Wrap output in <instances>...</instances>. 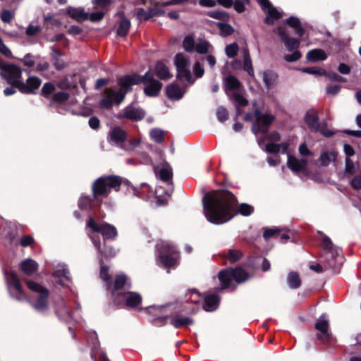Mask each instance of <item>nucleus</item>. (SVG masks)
<instances>
[{"instance_id":"obj_1","label":"nucleus","mask_w":361,"mask_h":361,"mask_svg":"<svg viewBox=\"0 0 361 361\" xmlns=\"http://www.w3.org/2000/svg\"><path fill=\"white\" fill-rule=\"evenodd\" d=\"M203 212L207 221L214 224H222L231 220L238 213L250 215L254 209L247 204H241L235 210L236 199L229 191H213L202 200Z\"/></svg>"},{"instance_id":"obj_2","label":"nucleus","mask_w":361,"mask_h":361,"mask_svg":"<svg viewBox=\"0 0 361 361\" xmlns=\"http://www.w3.org/2000/svg\"><path fill=\"white\" fill-rule=\"evenodd\" d=\"M140 82H141V78L138 75L121 78L118 82L121 90L115 91L111 89H106L105 97L100 101V106L104 108H109L114 104H120L123 100L128 88L131 85Z\"/></svg>"},{"instance_id":"obj_3","label":"nucleus","mask_w":361,"mask_h":361,"mask_svg":"<svg viewBox=\"0 0 361 361\" xmlns=\"http://www.w3.org/2000/svg\"><path fill=\"white\" fill-rule=\"evenodd\" d=\"M121 184V178L116 176H104L97 179L92 185L94 199L99 200V197H106L112 190L118 191Z\"/></svg>"},{"instance_id":"obj_4","label":"nucleus","mask_w":361,"mask_h":361,"mask_svg":"<svg viewBox=\"0 0 361 361\" xmlns=\"http://www.w3.org/2000/svg\"><path fill=\"white\" fill-rule=\"evenodd\" d=\"M126 133L120 127L113 128L108 135V141L111 145H116L126 150H133L140 145V141L133 140L126 145Z\"/></svg>"},{"instance_id":"obj_5","label":"nucleus","mask_w":361,"mask_h":361,"mask_svg":"<svg viewBox=\"0 0 361 361\" xmlns=\"http://www.w3.org/2000/svg\"><path fill=\"white\" fill-rule=\"evenodd\" d=\"M248 277V274L240 267L226 269L219 274V279L221 283L222 288L230 286L233 281L239 283L246 281Z\"/></svg>"},{"instance_id":"obj_6","label":"nucleus","mask_w":361,"mask_h":361,"mask_svg":"<svg viewBox=\"0 0 361 361\" xmlns=\"http://www.w3.org/2000/svg\"><path fill=\"white\" fill-rule=\"evenodd\" d=\"M27 285L30 290L32 292V298H36V301L33 302V307L39 312L44 311L47 307V298L49 291L39 284L27 281Z\"/></svg>"},{"instance_id":"obj_7","label":"nucleus","mask_w":361,"mask_h":361,"mask_svg":"<svg viewBox=\"0 0 361 361\" xmlns=\"http://www.w3.org/2000/svg\"><path fill=\"white\" fill-rule=\"evenodd\" d=\"M159 250V262L164 267L170 268L176 265L178 255L173 246L163 242L157 245Z\"/></svg>"},{"instance_id":"obj_8","label":"nucleus","mask_w":361,"mask_h":361,"mask_svg":"<svg viewBox=\"0 0 361 361\" xmlns=\"http://www.w3.org/2000/svg\"><path fill=\"white\" fill-rule=\"evenodd\" d=\"M305 121L311 130L319 132L325 137H331L334 134L332 130L327 129L326 123L319 122L317 111L314 109H310L306 112Z\"/></svg>"},{"instance_id":"obj_9","label":"nucleus","mask_w":361,"mask_h":361,"mask_svg":"<svg viewBox=\"0 0 361 361\" xmlns=\"http://www.w3.org/2000/svg\"><path fill=\"white\" fill-rule=\"evenodd\" d=\"M324 249L325 250V257L326 259L330 260L329 262V267L334 269L337 264L343 263V256L341 254V250L334 247L331 240L324 237L322 241Z\"/></svg>"},{"instance_id":"obj_10","label":"nucleus","mask_w":361,"mask_h":361,"mask_svg":"<svg viewBox=\"0 0 361 361\" xmlns=\"http://www.w3.org/2000/svg\"><path fill=\"white\" fill-rule=\"evenodd\" d=\"M160 179L167 185V190L162 191L163 186L159 185L156 188L155 194L157 197L162 196L163 194L170 196L173 192V185L171 183L172 169L169 165L163 166L158 171L155 169Z\"/></svg>"},{"instance_id":"obj_11","label":"nucleus","mask_w":361,"mask_h":361,"mask_svg":"<svg viewBox=\"0 0 361 361\" xmlns=\"http://www.w3.org/2000/svg\"><path fill=\"white\" fill-rule=\"evenodd\" d=\"M175 65L177 70V76L179 80L190 83L194 82L190 70V62L183 54H178L176 56Z\"/></svg>"},{"instance_id":"obj_12","label":"nucleus","mask_w":361,"mask_h":361,"mask_svg":"<svg viewBox=\"0 0 361 361\" xmlns=\"http://www.w3.org/2000/svg\"><path fill=\"white\" fill-rule=\"evenodd\" d=\"M7 286L11 295L18 300H23L27 298L23 293L19 279L15 272H6L5 274Z\"/></svg>"},{"instance_id":"obj_13","label":"nucleus","mask_w":361,"mask_h":361,"mask_svg":"<svg viewBox=\"0 0 361 361\" xmlns=\"http://www.w3.org/2000/svg\"><path fill=\"white\" fill-rule=\"evenodd\" d=\"M7 286L11 295L18 300H23L27 298L23 293L19 279L15 272H6L5 274Z\"/></svg>"},{"instance_id":"obj_14","label":"nucleus","mask_w":361,"mask_h":361,"mask_svg":"<svg viewBox=\"0 0 361 361\" xmlns=\"http://www.w3.org/2000/svg\"><path fill=\"white\" fill-rule=\"evenodd\" d=\"M87 226L92 231L100 233L104 240L114 239L117 235L116 228L114 226L105 222L97 224L92 217L89 219Z\"/></svg>"},{"instance_id":"obj_15","label":"nucleus","mask_w":361,"mask_h":361,"mask_svg":"<svg viewBox=\"0 0 361 361\" xmlns=\"http://www.w3.org/2000/svg\"><path fill=\"white\" fill-rule=\"evenodd\" d=\"M255 122L252 126V131L254 134L267 132L269 126L274 121L275 117L270 114H264L260 111L255 112Z\"/></svg>"},{"instance_id":"obj_16","label":"nucleus","mask_w":361,"mask_h":361,"mask_svg":"<svg viewBox=\"0 0 361 361\" xmlns=\"http://www.w3.org/2000/svg\"><path fill=\"white\" fill-rule=\"evenodd\" d=\"M0 68L4 71L1 75L7 80L8 83L18 89L19 84L22 82L20 81L21 70L16 66L4 64L1 61Z\"/></svg>"},{"instance_id":"obj_17","label":"nucleus","mask_w":361,"mask_h":361,"mask_svg":"<svg viewBox=\"0 0 361 361\" xmlns=\"http://www.w3.org/2000/svg\"><path fill=\"white\" fill-rule=\"evenodd\" d=\"M140 78L141 82L145 85L144 92L147 96L154 97L159 93L162 84L153 78V75L150 71H148Z\"/></svg>"},{"instance_id":"obj_18","label":"nucleus","mask_w":361,"mask_h":361,"mask_svg":"<svg viewBox=\"0 0 361 361\" xmlns=\"http://www.w3.org/2000/svg\"><path fill=\"white\" fill-rule=\"evenodd\" d=\"M263 11L266 13L267 16L265 22L267 24H274L276 20L281 18L283 15L277 9L273 7L269 0H258Z\"/></svg>"},{"instance_id":"obj_19","label":"nucleus","mask_w":361,"mask_h":361,"mask_svg":"<svg viewBox=\"0 0 361 361\" xmlns=\"http://www.w3.org/2000/svg\"><path fill=\"white\" fill-rule=\"evenodd\" d=\"M91 338L92 353L91 357L94 361H109L104 352L99 350V343L94 331L90 332L88 338Z\"/></svg>"},{"instance_id":"obj_20","label":"nucleus","mask_w":361,"mask_h":361,"mask_svg":"<svg viewBox=\"0 0 361 361\" xmlns=\"http://www.w3.org/2000/svg\"><path fill=\"white\" fill-rule=\"evenodd\" d=\"M42 81L37 77H30L26 82L19 84V91L24 94H34L38 90Z\"/></svg>"},{"instance_id":"obj_21","label":"nucleus","mask_w":361,"mask_h":361,"mask_svg":"<svg viewBox=\"0 0 361 361\" xmlns=\"http://www.w3.org/2000/svg\"><path fill=\"white\" fill-rule=\"evenodd\" d=\"M265 137H261L258 140V144L259 147L264 149L267 152L276 153L281 152L286 153L288 149V145L286 143H281L280 145L272 142L266 143Z\"/></svg>"},{"instance_id":"obj_22","label":"nucleus","mask_w":361,"mask_h":361,"mask_svg":"<svg viewBox=\"0 0 361 361\" xmlns=\"http://www.w3.org/2000/svg\"><path fill=\"white\" fill-rule=\"evenodd\" d=\"M53 276L56 279V282L59 284L63 286H68L70 279L68 271L66 269L65 265L58 264L54 270Z\"/></svg>"},{"instance_id":"obj_23","label":"nucleus","mask_w":361,"mask_h":361,"mask_svg":"<svg viewBox=\"0 0 361 361\" xmlns=\"http://www.w3.org/2000/svg\"><path fill=\"white\" fill-rule=\"evenodd\" d=\"M287 164L288 168L295 173L306 171L307 161L305 159H298L293 156H288Z\"/></svg>"},{"instance_id":"obj_24","label":"nucleus","mask_w":361,"mask_h":361,"mask_svg":"<svg viewBox=\"0 0 361 361\" xmlns=\"http://www.w3.org/2000/svg\"><path fill=\"white\" fill-rule=\"evenodd\" d=\"M122 300H124L127 307L133 308L140 305L142 302L141 295L135 292H127L121 295Z\"/></svg>"},{"instance_id":"obj_25","label":"nucleus","mask_w":361,"mask_h":361,"mask_svg":"<svg viewBox=\"0 0 361 361\" xmlns=\"http://www.w3.org/2000/svg\"><path fill=\"white\" fill-rule=\"evenodd\" d=\"M164 11L156 7L145 11L143 8H139L135 10V15L138 20H147L155 16H161Z\"/></svg>"},{"instance_id":"obj_26","label":"nucleus","mask_w":361,"mask_h":361,"mask_svg":"<svg viewBox=\"0 0 361 361\" xmlns=\"http://www.w3.org/2000/svg\"><path fill=\"white\" fill-rule=\"evenodd\" d=\"M315 329L321 333V335H318L320 339L329 336V320L326 314H323L320 316L315 324Z\"/></svg>"},{"instance_id":"obj_27","label":"nucleus","mask_w":361,"mask_h":361,"mask_svg":"<svg viewBox=\"0 0 361 361\" xmlns=\"http://www.w3.org/2000/svg\"><path fill=\"white\" fill-rule=\"evenodd\" d=\"M225 92L229 94V92H235L240 90L242 85L239 80L233 75H228L224 80Z\"/></svg>"},{"instance_id":"obj_28","label":"nucleus","mask_w":361,"mask_h":361,"mask_svg":"<svg viewBox=\"0 0 361 361\" xmlns=\"http://www.w3.org/2000/svg\"><path fill=\"white\" fill-rule=\"evenodd\" d=\"M123 117L130 120H141L145 117V112L132 106H127L123 113Z\"/></svg>"},{"instance_id":"obj_29","label":"nucleus","mask_w":361,"mask_h":361,"mask_svg":"<svg viewBox=\"0 0 361 361\" xmlns=\"http://www.w3.org/2000/svg\"><path fill=\"white\" fill-rule=\"evenodd\" d=\"M170 322L175 328L180 329L192 324L193 320L189 317H183L176 314L171 315Z\"/></svg>"},{"instance_id":"obj_30","label":"nucleus","mask_w":361,"mask_h":361,"mask_svg":"<svg viewBox=\"0 0 361 361\" xmlns=\"http://www.w3.org/2000/svg\"><path fill=\"white\" fill-rule=\"evenodd\" d=\"M167 96L173 100L181 99L184 94V90L180 88L177 85L171 84L166 87Z\"/></svg>"},{"instance_id":"obj_31","label":"nucleus","mask_w":361,"mask_h":361,"mask_svg":"<svg viewBox=\"0 0 361 361\" xmlns=\"http://www.w3.org/2000/svg\"><path fill=\"white\" fill-rule=\"evenodd\" d=\"M263 81L268 89L272 88L277 83L278 76L271 71H267L262 73Z\"/></svg>"},{"instance_id":"obj_32","label":"nucleus","mask_w":361,"mask_h":361,"mask_svg":"<svg viewBox=\"0 0 361 361\" xmlns=\"http://www.w3.org/2000/svg\"><path fill=\"white\" fill-rule=\"evenodd\" d=\"M327 58L326 54L321 49L310 50L307 54V59L310 61H324Z\"/></svg>"},{"instance_id":"obj_33","label":"nucleus","mask_w":361,"mask_h":361,"mask_svg":"<svg viewBox=\"0 0 361 361\" xmlns=\"http://www.w3.org/2000/svg\"><path fill=\"white\" fill-rule=\"evenodd\" d=\"M68 13L71 18L75 19L78 21H84L89 18L88 13L80 8H70L68 10Z\"/></svg>"},{"instance_id":"obj_34","label":"nucleus","mask_w":361,"mask_h":361,"mask_svg":"<svg viewBox=\"0 0 361 361\" xmlns=\"http://www.w3.org/2000/svg\"><path fill=\"white\" fill-rule=\"evenodd\" d=\"M219 298L216 295H209L204 299V309L207 312L215 310L219 305Z\"/></svg>"},{"instance_id":"obj_35","label":"nucleus","mask_w":361,"mask_h":361,"mask_svg":"<svg viewBox=\"0 0 361 361\" xmlns=\"http://www.w3.org/2000/svg\"><path fill=\"white\" fill-rule=\"evenodd\" d=\"M20 268L24 274L31 275L37 270V263L31 259H27L22 262Z\"/></svg>"},{"instance_id":"obj_36","label":"nucleus","mask_w":361,"mask_h":361,"mask_svg":"<svg viewBox=\"0 0 361 361\" xmlns=\"http://www.w3.org/2000/svg\"><path fill=\"white\" fill-rule=\"evenodd\" d=\"M337 157V153L334 151H326L322 153L319 157V161L322 166H329L331 162H334Z\"/></svg>"},{"instance_id":"obj_37","label":"nucleus","mask_w":361,"mask_h":361,"mask_svg":"<svg viewBox=\"0 0 361 361\" xmlns=\"http://www.w3.org/2000/svg\"><path fill=\"white\" fill-rule=\"evenodd\" d=\"M148 311L151 314H154L157 317V319H155V323L159 324V322L163 323L167 318L166 315H164L163 312L164 311V307L162 306H150L148 307Z\"/></svg>"},{"instance_id":"obj_38","label":"nucleus","mask_w":361,"mask_h":361,"mask_svg":"<svg viewBox=\"0 0 361 361\" xmlns=\"http://www.w3.org/2000/svg\"><path fill=\"white\" fill-rule=\"evenodd\" d=\"M243 68L250 76L254 75L252 60L247 48L243 49Z\"/></svg>"},{"instance_id":"obj_39","label":"nucleus","mask_w":361,"mask_h":361,"mask_svg":"<svg viewBox=\"0 0 361 361\" xmlns=\"http://www.w3.org/2000/svg\"><path fill=\"white\" fill-rule=\"evenodd\" d=\"M155 69L157 77L161 80H167L172 77L169 68L162 62L157 63Z\"/></svg>"},{"instance_id":"obj_40","label":"nucleus","mask_w":361,"mask_h":361,"mask_svg":"<svg viewBox=\"0 0 361 361\" xmlns=\"http://www.w3.org/2000/svg\"><path fill=\"white\" fill-rule=\"evenodd\" d=\"M89 235H90V238L92 239V243H94V246L98 249V250L100 253L103 254V255L104 256L105 258L112 257L116 255L117 250L113 247H108L103 252V251L101 250L100 242L97 241L94 239V237L93 235L90 234Z\"/></svg>"},{"instance_id":"obj_41","label":"nucleus","mask_w":361,"mask_h":361,"mask_svg":"<svg viewBox=\"0 0 361 361\" xmlns=\"http://www.w3.org/2000/svg\"><path fill=\"white\" fill-rule=\"evenodd\" d=\"M286 23L295 29L296 34L299 37L304 35V29L302 27L300 20L294 16L290 17L286 20Z\"/></svg>"},{"instance_id":"obj_42","label":"nucleus","mask_w":361,"mask_h":361,"mask_svg":"<svg viewBox=\"0 0 361 361\" xmlns=\"http://www.w3.org/2000/svg\"><path fill=\"white\" fill-rule=\"evenodd\" d=\"M287 282L289 288L296 289L300 286L301 281L296 272H290L288 275Z\"/></svg>"},{"instance_id":"obj_43","label":"nucleus","mask_w":361,"mask_h":361,"mask_svg":"<svg viewBox=\"0 0 361 361\" xmlns=\"http://www.w3.org/2000/svg\"><path fill=\"white\" fill-rule=\"evenodd\" d=\"M153 192L151 188L146 183H143L140 190L134 189V194L142 199H148Z\"/></svg>"},{"instance_id":"obj_44","label":"nucleus","mask_w":361,"mask_h":361,"mask_svg":"<svg viewBox=\"0 0 361 361\" xmlns=\"http://www.w3.org/2000/svg\"><path fill=\"white\" fill-rule=\"evenodd\" d=\"M195 49V51L200 54L212 53L213 51V47L207 41L198 42Z\"/></svg>"},{"instance_id":"obj_45","label":"nucleus","mask_w":361,"mask_h":361,"mask_svg":"<svg viewBox=\"0 0 361 361\" xmlns=\"http://www.w3.org/2000/svg\"><path fill=\"white\" fill-rule=\"evenodd\" d=\"M130 27V22L126 18L122 19L118 25V27L117 29V35L121 37H124L128 32V30Z\"/></svg>"},{"instance_id":"obj_46","label":"nucleus","mask_w":361,"mask_h":361,"mask_svg":"<svg viewBox=\"0 0 361 361\" xmlns=\"http://www.w3.org/2000/svg\"><path fill=\"white\" fill-rule=\"evenodd\" d=\"M283 42L287 50L290 51L298 50V48L300 46V41L293 37L286 38V40L283 41Z\"/></svg>"},{"instance_id":"obj_47","label":"nucleus","mask_w":361,"mask_h":361,"mask_svg":"<svg viewBox=\"0 0 361 361\" xmlns=\"http://www.w3.org/2000/svg\"><path fill=\"white\" fill-rule=\"evenodd\" d=\"M127 283V277L124 274L118 275L115 279L114 284V291L119 290L125 286ZM115 295V292L113 293Z\"/></svg>"},{"instance_id":"obj_48","label":"nucleus","mask_w":361,"mask_h":361,"mask_svg":"<svg viewBox=\"0 0 361 361\" xmlns=\"http://www.w3.org/2000/svg\"><path fill=\"white\" fill-rule=\"evenodd\" d=\"M151 138L155 142L160 143L164 139V133L162 130L154 128L152 129L149 132Z\"/></svg>"},{"instance_id":"obj_49","label":"nucleus","mask_w":361,"mask_h":361,"mask_svg":"<svg viewBox=\"0 0 361 361\" xmlns=\"http://www.w3.org/2000/svg\"><path fill=\"white\" fill-rule=\"evenodd\" d=\"M233 98L236 102L237 114H240L238 106H245L247 105V100L240 93L235 92L233 94Z\"/></svg>"},{"instance_id":"obj_50","label":"nucleus","mask_w":361,"mask_h":361,"mask_svg":"<svg viewBox=\"0 0 361 361\" xmlns=\"http://www.w3.org/2000/svg\"><path fill=\"white\" fill-rule=\"evenodd\" d=\"M183 46L187 51H192L195 48L194 37L192 35L185 37L183 42Z\"/></svg>"},{"instance_id":"obj_51","label":"nucleus","mask_w":361,"mask_h":361,"mask_svg":"<svg viewBox=\"0 0 361 361\" xmlns=\"http://www.w3.org/2000/svg\"><path fill=\"white\" fill-rule=\"evenodd\" d=\"M239 47L237 43L234 42L227 45L225 48V52L228 58H233L236 56Z\"/></svg>"},{"instance_id":"obj_52","label":"nucleus","mask_w":361,"mask_h":361,"mask_svg":"<svg viewBox=\"0 0 361 361\" xmlns=\"http://www.w3.org/2000/svg\"><path fill=\"white\" fill-rule=\"evenodd\" d=\"M242 252L239 250L231 249L226 254V257L231 262H235L242 257Z\"/></svg>"},{"instance_id":"obj_53","label":"nucleus","mask_w":361,"mask_h":361,"mask_svg":"<svg viewBox=\"0 0 361 361\" xmlns=\"http://www.w3.org/2000/svg\"><path fill=\"white\" fill-rule=\"evenodd\" d=\"M92 200L88 196H82L78 202L79 207L81 209H88L90 207Z\"/></svg>"},{"instance_id":"obj_54","label":"nucleus","mask_w":361,"mask_h":361,"mask_svg":"<svg viewBox=\"0 0 361 361\" xmlns=\"http://www.w3.org/2000/svg\"><path fill=\"white\" fill-rule=\"evenodd\" d=\"M217 26L221 34L225 36L229 35L233 32V28L228 24L219 23Z\"/></svg>"},{"instance_id":"obj_55","label":"nucleus","mask_w":361,"mask_h":361,"mask_svg":"<svg viewBox=\"0 0 361 361\" xmlns=\"http://www.w3.org/2000/svg\"><path fill=\"white\" fill-rule=\"evenodd\" d=\"M291 54H285L283 58L287 62H294L299 60L302 55L298 50L292 51Z\"/></svg>"},{"instance_id":"obj_56","label":"nucleus","mask_w":361,"mask_h":361,"mask_svg":"<svg viewBox=\"0 0 361 361\" xmlns=\"http://www.w3.org/2000/svg\"><path fill=\"white\" fill-rule=\"evenodd\" d=\"M100 263H101L100 277L102 279H103L104 281H106V283L109 286L110 285V276L108 274V267L102 265V259H100Z\"/></svg>"},{"instance_id":"obj_57","label":"nucleus","mask_w":361,"mask_h":361,"mask_svg":"<svg viewBox=\"0 0 361 361\" xmlns=\"http://www.w3.org/2000/svg\"><path fill=\"white\" fill-rule=\"evenodd\" d=\"M249 0H236L233 2V6L235 10L238 13H242L245 10L244 4H248Z\"/></svg>"},{"instance_id":"obj_58","label":"nucleus","mask_w":361,"mask_h":361,"mask_svg":"<svg viewBox=\"0 0 361 361\" xmlns=\"http://www.w3.org/2000/svg\"><path fill=\"white\" fill-rule=\"evenodd\" d=\"M301 71L303 73L312 74V75H320L324 74V71L321 68H302Z\"/></svg>"},{"instance_id":"obj_59","label":"nucleus","mask_w":361,"mask_h":361,"mask_svg":"<svg viewBox=\"0 0 361 361\" xmlns=\"http://www.w3.org/2000/svg\"><path fill=\"white\" fill-rule=\"evenodd\" d=\"M279 232V229L276 228L267 229L264 231L263 236L267 240L274 236L276 238V235H278Z\"/></svg>"},{"instance_id":"obj_60","label":"nucleus","mask_w":361,"mask_h":361,"mask_svg":"<svg viewBox=\"0 0 361 361\" xmlns=\"http://www.w3.org/2000/svg\"><path fill=\"white\" fill-rule=\"evenodd\" d=\"M216 116L219 121H224L228 119V112L224 107H219L216 112Z\"/></svg>"},{"instance_id":"obj_61","label":"nucleus","mask_w":361,"mask_h":361,"mask_svg":"<svg viewBox=\"0 0 361 361\" xmlns=\"http://www.w3.org/2000/svg\"><path fill=\"white\" fill-rule=\"evenodd\" d=\"M69 97V94L66 92H59L54 94V100L56 102H64Z\"/></svg>"},{"instance_id":"obj_62","label":"nucleus","mask_w":361,"mask_h":361,"mask_svg":"<svg viewBox=\"0 0 361 361\" xmlns=\"http://www.w3.org/2000/svg\"><path fill=\"white\" fill-rule=\"evenodd\" d=\"M193 71L197 78H201L204 73V70L199 61L195 62Z\"/></svg>"},{"instance_id":"obj_63","label":"nucleus","mask_w":361,"mask_h":361,"mask_svg":"<svg viewBox=\"0 0 361 361\" xmlns=\"http://www.w3.org/2000/svg\"><path fill=\"white\" fill-rule=\"evenodd\" d=\"M40 30L41 29L39 25L30 24L26 30V34L30 36H33L37 35Z\"/></svg>"},{"instance_id":"obj_64","label":"nucleus","mask_w":361,"mask_h":361,"mask_svg":"<svg viewBox=\"0 0 361 361\" xmlns=\"http://www.w3.org/2000/svg\"><path fill=\"white\" fill-rule=\"evenodd\" d=\"M345 171L353 174L355 172V168L353 161L348 157L345 159Z\"/></svg>"}]
</instances>
